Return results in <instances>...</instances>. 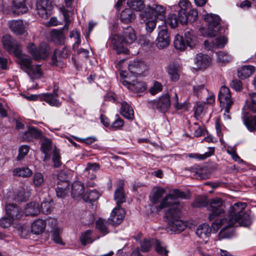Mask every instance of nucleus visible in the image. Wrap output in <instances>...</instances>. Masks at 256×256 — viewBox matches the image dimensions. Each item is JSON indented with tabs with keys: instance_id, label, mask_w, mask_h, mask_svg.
I'll return each mask as SVG.
<instances>
[{
	"instance_id": "9",
	"label": "nucleus",
	"mask_w": 256,
	"mask_h": 256,
	"mask_svg": "<svg viewBox=\"0 0 256 256\" xmlns=\"http://www.w3.org/2000/svg\"><path fill=\"white\" fill-rule=\"evenodd\" d=\"M32 60L29 56L24 54L19 60V63L26 69V72L32 78H39L42 72L40 65H32Z\"/></svg>"
},
{
	"instance_id": "30",
	"label": "nucleus",
	"mask_w": 256,
	"mask_h": 256,
	"mask_svg": "<svg viewBox=\"0 0 256 256\" xmlns=\"http://www.w3.org/2000/svg\"><path fill=\"white\" fill-rule=\"evenodd\" d=\"M254 70V67L252 66H244L238 70V76L240 78L244 79L250 77Z\"/></svg>"
},
{
	"instance_id": "23",
	"label": "nucleus",
	"mask_w": 256,
	"mask_h": 256,
	"mask_svg": "<svg viewBox=\"0 0 256 256\" xmlns=\"http://www.w3.org/2000/svg\"><path fill=\"white\" fill-rule=\"evenodd\" d=\"M13 12L20 14L26 13L28 10L26 5V0H12Z\"/></svg>"
},
{
	"instance_id": "36",
	"label": "nucleus",
	"mask_w": 256,
	"mask_h": 256,
	"mask_svg": "<svg viewBox=\"0 0 256 256\" xmlns=\"http://www.w3.org/2000/svg\"><path fill=\"white\" fill-rule=\"evenodd\" d=\"M127 5L132 10L140 12L145 8V4L142 0H128Z\"/></svg>"
},
{
	"instance_id": "46",
	"label": "nucleus",
	"mask_w": 256,
	"mask_h": 256,
	"mask_svg": "<svg viewBox=\"0 0 256 256\" xmlns=\"http://www.w3.org/2000/svg\"><path fill=\"white\" fill-rule=\"evenodd\" d=\"M98 198V193L96 190H92L84 194L82 198L86 202H92L97 200Z\"/></svg>"
},
{
	"instance_id": "31",
	"label": "nucleus",
	"mask_w": 256,
	"mask_h": 256,
	"mask_svg": "<svg viewBox=\"0 0 256 256\" xmlns=\"http://www.w3.org/2000/svg\"><path fill=\"white\" fill-rule=\"evenodd\" d=\"M121 105V114L127 119L130 120H134V112L132 106L126 102H122Z\"/></svg>"
},
{
	"instance_id": "59",
	"label": "nucleus",
	"mask_w": 256,
	"mask_h": 256,
	"mask_svg": "<svg viewBox=\"0 0 256 256\" xmlns=\"http://www.w3.org/2000/svg\"><path fill=\"white\" fill-rule=\"evenodd\" d=\"M156 250L162 255H167L168 250L162 246V242L158 240H155Z\"/></svg>"
},
{
	"instance_id": "3",
	"label": "nucleus",
	"mask_w": 256,
	"mask_h": 256,
	"mask_svg": "<svg viewBox=\"0 0 256 256\" xmlns=\"http://www.w3.org/2000/svg\"><path fill=\"white\" fill-rule=\"evenodd\" d=\"M170 97L174 106L176 110L186 108V105L184 102L179 103L178 98L176 92L173 90L170 94H165L161 96L158 100L153 101V105L156 108L162 113H166L169 110L170 106Z\"/></svg>"
},
{
	"instance_id": "60",
	"label": "nucleus",
	"mask_w": 256,
	"mask_h": 256,
	"mask_svg": "<svg viewBox=\"0 0 256 256\" xmlns=\"http://www.w3.org/2000/svg\"><path fill=\"white\" fill-rule=\"evenodd\" d=\"M198 16V12L196 9H192L190 10L188 14H186V17L187 20H186V24H187L188 22L189 21L190 22H194L197 17Z\"/></svg>"
},
{
	"instance_id": "13",
	"label": "nucleus",
	"mask_w": 256,
	"mask_h": 256,
	"mask_svg": "<svg viewBox=\"0 0 256 256\" xmlns=\"http://www.w3.org/2000/svg\"><path fill=\"white\" fill-rule=\"evenodd\" d=\"M191 5V2L188 0H180L178 5L170 7L172 10L178 12L180 22L182 24H186V12L190 8Z\"/></svg>"
},
{
	"instance_id": "62",
	"label": "nucleus",
	"mask_w": 256,
	"mask_h": 256,
	"mask_svg": "<svg viewBox=\"0 0 256 256\" xmlns=\"http://www.w3.org/2000/svg\"><path fill=\"white\" fill-rule=\"evenodd\" d=\"M163 86L162 84L158 82H155L153 86L150 88V92L152 94L154 95L162 90Z\"/></svg>"
},
{
	"instance_id": "57",
	"label": "nucleus",
	"mask_w": 256,
	"mask_h": 256,
	"mask_svg": "<svg viewBox=\"0 0 256 256\" xmlns=\"http://www.w3.org/2000/svg\"><path fill=\"white\" fill-rule=\"evenodd\" d=\"M70 37L72 38H74V40H76L73 44V48H78L80 43V33L78 32L76 30H72L70 32Z\"/></svg>"
},
{
	"instance_id": "29",
	"label": "nucleus",
	"mask_w": 256,
	"mask_h": 256,
	"mask_svg": "<svg viewBox=\"0 0 256 256\" xmlns=\"http://www.w3.org/2000/svg\"><path fill=\"white\" fill-rule=\"evenodd\" d=\"M50 40L56 44L62 45L65 41V36L62 31L53 30L50 33Z\"/></svg>"
},
{
	"instance_id": "58",
	"label": "nucleus",
	"mask_w": 256,
	"mask_h": 256,
	"mask_svg": "<svg viewBox=\"0 0 256 256\" xmlns=\"http://www.w3.org/2000/svg\"><path fill=\"white\" fill-rule=\"evenodd\" d=\"M52 160L54 163V166L55 167L58 168L61 165L59 151L56 148H54L53 150Z\"/></svg>"
},
{
	"instance_id": "33",
	"label": "nucleus",
	"mask_w": 256,
	"mask_h": 256,
	"mask_svg": "<svg viewBox=\"0 0 256 256\" xmlns=\"http://www.w3.org/2000/svg\"><path fill=\"white\" fill-rule=\"evenodd\" d=\"M84 192V186L80 182H74L72 186V195L74 198L82 197Z\"/></svg>"
},
{
	"instance_id": "19",
	"label": "nucleus",
	"mask_w": 256,
	"mask_h": 256,
	"mask_svg": "<svg viewBox=\"0 0 256 256\" xmlns=\"http://www.w3.org/2000/svg\"><path fill=\"white\" fill-rule=\"evenodd\" d=\"M69 54V50L66 46L64 47L62 50L56 49L52 56V64L58 66L64 60L68 58Z\"/></svg>"
},
{
	"instance_id": "44",
	"label": "nucleus",
	"mask_w": 256,
	"mask_h": 256,
	"mask_svg": "<svg viewBox=\"0 0 256 256\" xmlns=\"http://www.w3.org/2000/svg\"><path fill=\"white\" fill-rule=\"evenodd\" d=\"M174 44L176 49L180 50H184L187 46L184 42L182 37L178 34L176 36Z\"/></svg>"
},
{
	"instance_id": "38",
	"label": "nucleus",
	"mask_w": 256,
	"mask_h": 256,
	"mask_svg": "<svg viewBox=\"0 0 256 256\" xmlns=\"http://www.w3.org/2000/svg\"><path fill=\"white\" fill-rule=\"evenodd\" d=\"M214 152V148H208V150L203 154L198 153H192L188 154V156L190 158H194L199 160H202L212 155Z\"/></svg>"
},
{
	"instance_id": "32",
	"label": "nucleus",
	"mask_w": 256,
	"mask_h": 256,
	"mask_svg": "<svg viewBox=\"0 0 256 256\" xmlns=\"http://www.w3.org/2000/svg\"><path fill=\"white\" fill-rule=\"evenodd\" d=\"M136 18L134 13L130 8H126L124 10L120 15L121 21L125 24H128L133 22Z\"/></svg>"
},
{
	"instance_id": "55",
	"label": "nucleus",
	"mask_w": 256,
	"mask_h": 256,
	"mask_svg": "<svg viewBox=\"0 0 256 256\" xmlns=\"http://www.w3.org/2000/svg\"><path fill=\"white\" fill-rule=\"evenodd\" d=\"M217 58L219 62L223 64L228 62L231 60V57L224 52H219L217 54Z\"/></svg>"
},
{
	"instance_id": "28",
	"label": "nucleus",
	"mask_w": 256,
	"mask_h": 256,
	"mask_svg": "<svg viewBox=\"0 0 256 256\" xmlns=\"http://www.w3.org/2000/svg\"><path fill=\"white\" fill-rule=\"evenodd\" d=\"M180 66L175 64H170L168 67V72L172 81L176 82L180 78Z\"/></svg>"
},
{
	"instance_id": "8",
	"label": "nucleus",
	"mask_w": 256,
	"mask_h": 256,
	"mask_svg": "<svg viewBox=\"0 0 256 256\" xmlns=\"http://www.w3.org/2000/svg\"><path fill=\"white\" fill-rule=\"evenodd\" d=\"M30 54L36 60L46 58L49 54L50 47L46 42H42L37 48L32 42H30L26 46Z\"/></svg>"
},
{
	"instance_id": "11",
	"label": "nucleus",
	"mask_w": 256,
	"mask_h": 256,
	"mask_svg": "<svg viewBox=\"0 0 256 256\" xmlns=\"http://www.w3.org/2000/svg\"><path fill=\"white\" fill-rule=\"evenodd\" d=\"M218 98L220 106L225 109L226 112L228 113L234 103L230 89L226 86H222L219 91Z\"/></svg>"
},
{
	"instance_id": "43",
	"label": "nucleus",
	"mask_w": 256,
	"mask_h": 256,
	"mask_svg": "<svg viewBox=\"0 0 256 256\" xmlns=\"http://www.w3.org/2000/svg\"><path fill=\"white\" fill-rule=\"evenodd\" d=\"M13 174L16 176L28 177L32 174V171L28 168L23 167L15 168L13 171Z\"/></svg>"
},
{
	"instance_id": "1",
	"label": "nucleus",
	"mask_w": 256,
	"mask_h": 256,
	"mask_svg": "<svg viewBox=\"0 0 256 256\" xmlns=\"http://www.w3.org/2000/svg\"><path fill=\"white\" fill-rule=\"evenodd\" d=\"M178 198H188L187 195L183 192L174 189L166 196L162 200L160 208L170 207L166 212L168 222V228L174 232H180L186 228V224L179 219L180 210L182 206L176 201Z\"/></svg>"
},
{
	"instance_id": "34",
	"label": "nucleus",
	"mask_w": 256,
	"mask_h": 256,
	"mask_svg": "<svg viewBox=\"0 0 256 256\" xmlns=\"http://www.w3.org/2000/svg\"><path fill=\"white\" fill-rule=\"evenodd\" d=\"M30 194V188L28 186H24L18 190L16 198L18 201L24 202L28 199Z\"/></svg>"
},
{
	"instance_id": "17",
	"label": "nucleus",
	"mask_w": 256,
	"mask_h": 256,
	"mask_svg": "<svg viewBox=\"0 0 256 256\" xmlns=\"http://www.w3.org/2000/svg\"><path fill=\"white\" fill-rule=\"evenodd\" d=\"M58 90L54 89L52 93H45L40 96L41 100L47 102L50 106L58 107L61 105V102L58 99Z\"/></svg>"
},
{
	"instance_id": "15",
	"label": "nucleus",
	"mask_w": 256,
	"mask_h": 256,
	"mask_svg": "<svg viewBox=\"0 0 256 256\" xmlns=\"http://www.w3.org/2000/svg\"><path fill=\"white\" fill-rule=\"evenodd\" d=\"M160 29L158 38L156 41V44L159 49H163L168 47L170 44V34L168 32L166 26Z\"/></svg>"
},
{
	"instance_id": "37",
	"label": "nucleus",
	"mask_w": 256,
	"mask_h": 256,
	"mask_svg": "<svg viewBox=\"0 0 256 256\" xmlns=\"http://www.w3.org/2000/svg\"><path fill=\"white\" fill-rule=\"evenodd\" d=\"M62 184L58 182V186L56 188V196L58 198H63L66 196L67 192V188L68 186V181H62Z\"/></svg>"
},
{
	"instance_id": "4",
	"label": "nucleus",
	"mask_w": 256,
	"mask_h": 256,
	"mask_svg": "<svg viewBox=\"0 0 256 256\" xmlns=\"http://www.w3.org/2000/svg\"><path fill=\"white\" fill-rule=\"evenodd\" d=\"M166 8L162 6L156 4H152L145 6L144 10L139 15V18L144 22L147 20L154 18H164Z\"/></svg>"
},
{
	"instance_id": "18",
	"label": "nucleus",
	"mask_w": 256,
	"mask_h": 256,
	"mask_svg": "<svg viewBox=\"0 0 256 256\" xmlns=\"http://www.w3.org/2000/svg\"><path fill=\"white\" fill-rule=\"evenodd\" d=\"M194 62L196 66V68L205 69L211 64V58L206 54L200 53L196 55L194 58Z\"/></svg>"
},
{
	"instance_id": "10",
	"label": "nucleus",
	"mask_w": 256,
	"mask_h": 256,
	"mask_svg": "<svg viewBox=\"0 0 256 256\" xmlns=\"http://www.w3.org/2000/svg\"><path fill=\"white\" fill-rule=\"evenodd\" d=\"M2 42L5 49L10 53L14 55L20 60L25 54L22 53L20 46L18 45L16 41L8 34H6L2 37Z\"/></svg>"
},
{
	"instance_id": "53",
	"label": "nucleus",
	"mask_w": 256,
	"mask_h": 256,
	"mask_svg": "<svg viewBox=\"0 0 256 256\" xmlns=\"http://www.w3.org/2000/svg\"><path fill=\"white\" fill-rule=\"evenodd\" d=\"M60 229L58 228H54L52 232V239L56 243L63 244V242L60 237Z\"/></svg>"
},
{
	"instance_id": "22",
	"label": "nucleus",
	"mask_w": 256,
	"mask_h": 256,
	"mask_svg": "<svg viewBox=\"0 0 256 256\" xmlns=\"http://www.w3.org/2000/svg\"><path fill=\"white\" fill-rule=\"evenodd\" d=\"M41 141L40 149L42 152L45 154L44 160L46 161L49 160L50 157V155L49 152L52 149V142L50 139L45 136H42L41 138Z\"/></svg>"
},
{
	"instance_id": "47",
	"label": "nucleus",
	"mask_w": 256,
	"mask_h": 256,
	"mask_svg": "<svg viewBox=\"0 0 256 256\" xmlns=\"http://www.w3.org/2000/svg\"><path fill=\"white\" fill-rule=\"evenodd\" d=\"M244 124L250 131H254L256 129V116L246 118L244 120Z\"/></svg>"
},
{
	"instance_id": "5",
	"label": "nucleus",
	"mask_w": 256,
	"mask_h": 256,
	"mask_svg": "<svg viewBox=\"0 0 256 256\" xmlns=\"http://www.w3.org/2000/svg\"><path fill=\"white\" fill-rule=\"evenodd\" d=\"M120 74L124 78L122 81V84L130 90L139 93L142 92L146 90V84L144 82L138 81L136 78V75L128 76L126 71L121 72Z\"/></svg>"
},
{
	"instance_id": "41",
	"label": "nucleus",
	"mask_w": 256,
	"mask_h": 256,
	"mask_svg": "<svg viewBox=\"0 0 256 256\" xmlns=\"http://www.w3.org/2000/svg\"><path fill=\"white\" fill-rule=\"evenodd\" d=\"M108 223L106 220L100 218L96 221V228L104 234L108 233Z\"/></svg>"
},
{
	"instance_id": "27",
	"label": "nucleus",
	"mask_w": 256,
	"mask_h": 256,
	"mask_svg": "<svg viewBox=\"0 0 256 256\" xmlns=\"http://www.w3.org/2000/svg\"><path fill=\"white\" fill-rule=\"evenodd\" d=\"M6 216L12 218L14 220L19 219L22 216L19 208L13 204H8L6 206Z\"/></svg>"
},
{
	"instance_id": "42",
	"label": "nucleus",
	"mask_w": 256,
	"mask_h": 256,
	"mask_svg": "<svg viewBox=\"0 0 256 256\" xmlns=\"http://www.w3.org/2000/svg\"><path fill=\"white\" fill-rule=\"evenodd\" d=\"M42 212L44 214H48L52 212L54 208L52 200L48 198L44 200L41 204Z\"/></svg>"
},
{
	"instance_id": "50",
	"label": "nucleus",
	"mask_w": 256,
	"mask_h": 256,
	"mask_svg": "<svg viewBox=\"0 0 256 256\" xmlns=\"http://www.w3.org/2000/svg\"><path fill=\"white\" fill-rule=\"evenodd\" d=\"M178 22H180L179 16H178V18L176 14H172L169 15L164 22L166 24L169 25L170 27L174 28L178 26Z\"/></svg>"
},
{
	"instance_id": "25",
	"label": "nucleus",
	"mask_w": 256,
	"mask_h": 256,
	"mask_svg": "<svg viewBox=\"0 0 256 256\" xmlns=\"http://www.w3.org/2000/svg\"><path fill=\"white\" fill-rule=\"evenodd\" d=\"M211 233V230L209 226L206 224L200 225L196 228V234L200 238L205 240L208 238Z\"/></svg>"
},
{
	"instance_id": "51",
	"label": "nucleus",
	"mask_w": 256,
	"mask_h": 256,
	"mask_svg": "<svg viewBox=\"0 0 256 256\" xmlns=\"http://www.w3.org/2000/svg\"><path fill=\"white\" fill-rule=\"evenodd\" d=\"M92 232L91 230H88L82 234L80 240L82 244L86 245L87 244L92 243V242L91 236Z\"/></svg>"
},
{
	"instance_id": "35",
	"label": "nucleus",
	"mask_w": 256,
	"mask_h": 256,
	"mask_svg": "<svg viewBox=\"0 0 256 256\" xmlns=\"http://www.w3.org/2000/svg\"><path fill=\"white\" fill-rule=\"evenodd\" d=\"M46 222L41 219L35 220L32 224L31 230L36 234H39L43 232L46 227Z\"/></svg>"
},
{
	"instance_id": "6",
	"label": "nucleus",
	"mask_w": 256,
	"mask_h": 256,
	"mask_svg": "<svg viewBox=\"0 0 256 256\" xmlns=\"http://www.w3.org/2000/svg\"><path fill=\"white\" fill-rule=\"evenodd\" d=\"M205 21L208 24V28L206 32L205 28H200L201 33L204 36H208L210 37L216 36L220 28L218 26L220 24V18L218 16L208 14L205 16Z\"/></svg>"
},
{
	"instance_id": "39",
	"label": "nucleus",
	"mask_w": 256,
	"mask_h": 256,
	"mask_svg": "<svg viewBox=\"0 0 256 256\" xmlns=\"http://www.w3.org/2000/svg\"><path fill=\"white\" fill-rule=\"evenodd\" d=\"M184 37L187 46H188L190 48L195 46L197 41L193 31L191 30H186L184 33Z\"/></svg>"
},
{
	"instance_id": "64",
	"label": "nucleus",
	"mask_w": 256,
	"mask_h": 256,
	"mask_svg": "<svg viewBox=\"0 0 256 256\" xmlns=\"http://www.w3.org/2000/svg\"><path fill=\"white\" fill-rule=\"evenodd\" d=\"M227 38L224 36H220L216 39L215 46L216 48H222L227 42Z\"/></svg>"
},
{
	"instance_id": "26",
	"label": "nucleus",
	"mask_w": 256,
	"mask_h": 256,
	"mask_svg": "<svg viewBox=\"0 0 256 256\" xmlns=\"http://www.w3.org/2000/svg\"><path fill=\"white\" fill-rule=\"evenodd\" d=\"M40 212L39 204L34 202L28 204L24 211L26 216H37Z\"/></svg>"
},
{
	"instance_id": "20",
	"label": "nucleus",
	"mask_w": 256,
	"mask_h": 256,
	"mask_svg": "<svg viewBox=\"0 0 256 256\" xmlns=\"http://www.w3.org/2000/svg\"><path fill=\"white\" fill-rule=\"evenodd\" d=\"M8 24L11 31L16 34H22L26 32V27L22 20H10L8 21Z\"/></svg>"
},
{
	"instance_id": "40",
	"label": "nucleus",
	"mask_w": 256,
	"mask_h": 256,
	"mask_svg": "<svg viewBox=\"0 0 256 256\" xmlns=\"http://www.w3.org/2000/svg\"><path fill=\"white\" fill-rule=\"evenodd\" d=\"M41 136V132L38 129L34 127L28 128L22 136L23 139L26 140H30L32 138H38Z\"/></svg>"
},
{
	"instance_id": "63",
	"label": "nucleus",
	"mask_w": 256,
	"mask_h": 256,
	"mask_svg": "<svg viewBox=\"0 0 256 256\" xmlns=\"http://www.w3.org/2000/svg\"><path fill=\"white\" fill-rule=\"evenodd\" d=\"M29 151V147L28 146H22L19 148V154L17 157L18 160H22L26 156Z\"/></svg>"
},
{
	"instance_id": "14",
	"label": "nucleus",
	"mask_w": 256,
	"mask_h": 256,
	"mask_svg": "<svg viewBox=\"0 0 256 256\" xmlns=\"http://www.w3.org/2000/svg\"><path fill=\"white\" fill-rule=\"evenodd\" d=\"M53 5L48 0H37L36 10L40 16L47 18L50 14Z\"/></svg>"
},
{
	"instance_id": "2",
	"label": "nucleus",
	"mask_w": 256,
	"mask_h": 256,
	"mask_svg": "<svg viewBox=\"0 0 256 256\" xmlns=\"http://www.w3.org/2000/svg\"><path fill=\"white\" fill-rule=\"evenodd\" d=\"M246 204L244 202H238L230 207L226 217L216 220L212 224L211 232H216L222 226H234L236 223L240 226H248L250 224V217L245 212Z\"/></svg>"
},
{
	"instance_id": "21",
	"label": "nucleus",
	"mask_w": 256,
	"mask_h": 256,
	"mask_svg": "<svg viewBox=\"0 0 256 256\" xmlns=\"http://www.w3.org/2000/svg\"><path fill=\"white\" fill-rule=\"evenodd\" d=\"M128 70L130 72V74L128 76H132L133 74H140L146 68V66L142 61L134 60L132 62L128 64Z\"/></svg>"
},
{
	"instance_id": "45",
	"label": "nucleus",
	"mask_w": 256,
	"mask_h": 256,
	"mask_svg": "<svg viewBox=\"0 0 256 256\" xmlns=\"http://www.w3.org/2000/svg\"><path fill=\"white\" fill-rule=\"evenodd\" d=\"M156 240L144 238L140 243L141 250L142 252H148L150 250L153 244H155Z\"/></svg>"
},
{
	"instance_id": "48",
	"label": "nucleus",
	"mask_w": 256,
	"mask_h": 256,
	"mask_svg": "<svg viewBox=\"0 0 256 256\" xmlns=\"http://www.w3.org/2000/svg\"><path fill=\"white\" fill-rule=\"evenodd\" d=\"M114 199L116 202L117 206H120V204L125 201L124 190L122 187H120L116 190Z\"/></svg>"
},
{
	"instance_id": "61",
	"label": "nucleus",
	"mask_w": 256,
	"mask_h": 256,
	"mask_svg": "<svg viewBox=\"0 0 256 256\" xmlns=\"http://www.w3.org/2000/svg\"><path fill=\"white\" fill-rule=\"evenodd\" d=\"M158 18L147 20L146 22V30L148 32H152L156 28Z\"/></svg>"
},
{
	"instance_id": "24",
	"label": "nucleus",
	"mask_w": 256,
	"mask_h": 256,
	"mask_svg": "<svg viewBox=\"0 0 256 256\" xmlns=\"http://www.w3.org/2000/svg\"><path fill=\"white\" fill-rule=\"evenodd\" d=\"M170 191V193L168 194V195L170 193V192L172 191ZM165 192V190L164 188H154L152 190V192L151 194V195L150 196V199L151 202L154 204H156L158 203L159 202H162L163 199L166 196V195L162 199V200H160L161 198L163 196ZM168 196V194H167ZM161 204V203H160Z\"/></svg>"
},
{
	"instance_id": "7",
	"label": "nucleus",
	"mask_w": 256,
	"mask_h": 256,
	"mask_svg": "<svg viewBox=\"0 0 256 256\" xmlns=\"http://www.w3.org/2000/svg\"><path fill=\"white\" fill-rule=\"evenodd\" d=\"M116 38H118L122 43L130 44L136 40V34L132 28L128 26L124 30L121 36H115L112 42L114 44V46L116 47L117 52L118 54L126 53L128 51L126 49L120 46H118V44H116L115 42H114Z\"/></svg>"
},
{
	"instance_id": "16",
	"label": "nucleus",
	"mask_w": 256,
	"mask_h": 256,
	"mask_svg": "<svg viewBox=\"0 0 256 256\" xmlns=\"http://www.w3.org/2000/svg\"><path fill=\"white\" fill-rule=\"evenodd\" d=\"M124 216V210L120 206H117L111 212L108 218L110 223L114 226H118L122 222Z\"/></svg>"
},
{
	"instance_id": "54",
	"label": "nucleus",
	"mask_w": 256,
	"mask_h": 256,
	"mask_svg": "<svg viewBox=\"0 0 256 256\" xmlns=\"http://www.w3.org/2000/svg\"><path fill=\"white\" fill-rule=\"evenodd\" d=\"M152 42L153 40L150 35H141L138 38V43L142 46L150 45Z\"/></svg>"
},
{
	"instance_id": "12",
	"label": "nucleus",
	"mask_w": 256,
	"mask_h": 256,
	"mask_svg": "<svg viewBox=\"0 0 256 256\" xmlns=\"http://www.w3.org/2000/svg\"><path fill=\"white\" fill-rule=\"evenodd\" d=\"M208 210L210 212L208 216L210 220H212L216 216L224 214V210L222 198H216L212 199L210 201Z\"/></svg>"
},
{
	"instance_id": "52",
	"label": "nucleus",
	"mask_w": 256,
	"mask_h": 256,
	"mask_svg": "<svg viewBox=\"0 0 256 256\" xmlns=\"http://www.w3.org/2000/svg\"><path fill=\"white\" fill-rule=\"evenodd\" d=\"M14 220L12 218L8 216L6 214V216L0 219V226L4 228H8L12 224Z\"/></svg>"
},
{
	"instance_id": "56",
	"label": "nucleus",
	"mask_w": 256,
	"mask_h": 256,
	"mask_svg": "<svg viewBox=\"0 0 256 256\" xmlns=\"http://www.w3.org/2000/svg\"><path fill=\"white\" fill-rule=\"evenodd\" d=\"M44 182V177L40 172L36 173L33 176V182L36 186H42Z\"/></svg>"
},
{
	"instance_id": "49",
	"label": "nucleus",
	"mask_w": 256,
	"mask_h": 256,
	"mask_svg": "<svg viewBox=\"0 0 256 256\" xmlns=\"http://www.w3.org/2000/svg\"><path fill=\"white\" fill-rule=\"evenodd\" d=\"M232 226H224L219 233V236L221 238H230L233 236Z\"/></svg>"
}]
</instances>
